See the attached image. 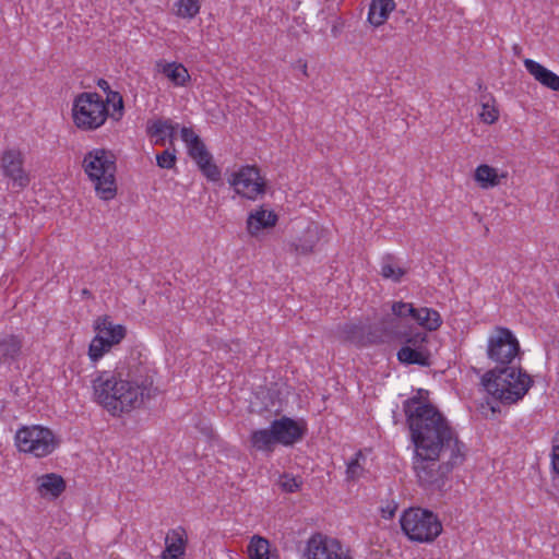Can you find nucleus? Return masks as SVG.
Instances as JSON below:
<instances>
[{"instance_id": "ea45409f", "label": "nucleus", "mask_w": 559, "mask_h": 559, "mask_svg": "<svg viewBox=\"0 0 559 559\" xmlns=\"http://www.w3.org/2000/svg\"><path fill=\"white\" fill-rule=\"evenodd\" d=\"M551 464L554 471L559 473V431L556 433L552 441Z\"/></svg>"}, {"instance_id": "20e7f679", "label": "nucleus", "mask_w": 559, "mask_h": 559, "mask_svg": "<svg viewBox=\"0 0 559 559\" xmlns=\"http://www.w3.org/2000/svg\"><path fill=\"white\" fill-rule=\"evenodd\" d=\"M82 167L93 182L96 194L105 201L117 194L116 157L105 148H94L84 155Z\"/></svg>"}, {"instance_id": "cd10ccee", "label": "nucleus", "mask_w": 559, "mask_h": 559, "mask_svg": "<svg viewBox=\"0 0 559 559\" xmlns=\"http://www.w3.org/2000/svg\"><path fill=\"white\" fill-rule=\"evenodd\" d=\"M252 447L259 451H272L273 445L278 443L272 426L270 429H260L251 433Z\"/></svg>"}, {"instance_id": "7c9ffc66", "label": "nucleus", "mask_w": 559, "mask_h": 559, "mask_svg": "<svg viewBox=\"0 0 559 559\" xmlns=\"http://www.w3.org/2000/svg\"><path fill=\"white\" fill-rule=\"evenodd\" d=\"M248 554L251 559H270L269 540L259 535H254L248 545Z\"/></svg>"}, {"instance_id": "4c0bfd02", "label": "nucleus", "mask_w": 559, "mask_h": 559, "mask_svg": "<svg viewBox=\"0 0 559 559\" xmlns=\"http://www.w3.org/2000/svg\"><path fill=\"white\" fill-rule=\"evenodd\" d=\"M176 151L165 150L160 154L156 155V163L160 168L171 169L176 165Z\"/></svg>"}, {"instance_id": "9b49d317", "label": "nucleus", "mask_w": 559, "mask_h": 559, "mask_svg": "<svg viewBox=\"0 0 559 559\" xmlns=\"http://www.w3.org/2000/svg\"><path fill=\"white\" fill-rule=\"evenodd\" d=\"M181 139L188 147L189 156L197 163L202 174L211 181L221 179V170L213 163L212 155L207 151L205 144L192 128H181Z\"/></svg>"}, {"instance_id": "f8f14e48", "label": "nucleus", "mask_w": 559, "mask_h": 559, "mask_svg": "<svg viewBox=\"0 0 559 559\" xmlns=\"http://www.w3.org/2000/svg\"><path fill=\"white\" fill-rule=\"evenodd\" d=\"M307 559H352L342 544L322 534L312 535L306 549Z\"/></svg>"}, {"instance_id": "72a5a7b5", "label": "nucleus", "mask_w": 559, "mask_h": 559, "mask_svg": "<svg viewBox=\"0 0 559 559\" xmlns=\"http://www.w3.org/2000/svg\"><path fill=\"white\" fill-rule=\"evenodd\" d=\"M105 104L112 106L111 118L119 120L123 115V99L119 92L109 91Z\"/></svg>"}, {"instance_id": "4be33fe9", "label": "nucleus", "mask_w": 559, "mask_h": 559, "mask_svg": "<svg viewBox=\"0 0 559 559\" xmlns=\"http://www.w3.org/2000/svg\"><path fill=\"white\" fill-rule=\"evenodd\" d=\"M157 72L164 74L173 84L183 86L190 79L188 70L181 63L158 60L155 63Z\"/></svg>"}, {"instance_id": "37998d69", "label": "nucleus", "mask_w": 559, "mask_h": 559, "mask_svg": "<svg viewBox=\"0 0 559 559\" xmlns=\"http://www.w3.org/2000/svg\"><path fill=\"white\" fill-rule=\"evenodd\" d=\"M56 559H73V558H72L71 554L63 551V552L58 554L56 556Z\"/></svg>"}, {"instance_id": "6e6552de", "label": "nucleus", "mask_w": 559, "mask_h": 559, "mask_svg": "<svg viewBox=\"0 0 559 559\" xmlns=\"http://www.w3.org/2000/svg\"><path fill=\"white\" fill-rule=\"evenodd\" d=\"M521 353L520 343L513 332L504 326H495L488 336L486 354L497 365H510Z\"/></svg>"}, {"instance_id": "5701e85b", "label": "nucleus", "mask_w": 559, "mask_h": 559, "mask_svg": "<svg viewBox=\"0 0 559 559\" xmlns=\"http://www.w3.org/2000/svg\"><path fill=\"white\" fill-rule=\"evenodd\" d=\"M508 177L507 173H498L497 168H493L487 164L479 165L474 173V180L481 189H490L499 186L502 179Z\"/></svg>"}, {"instance_id": "0eeeda50", "label": "nucleus", "mask_w": 559, "mask_h": 559, "mask_svg": "<svg viewBox=\"0 0 559 559\" xmlns=\"http://www.w3.org/2000/svg\"><path fill=\"white\" fill-rule=\"evenodd\" d=\"M17 450L35 457H45L58 447L53 432L44 426L33 425L21 427L14 436Z\"/></svg>"}, {"instance_id": "bb28decb", "label": "nucleus", "mask_w": 559, "mask_h": 559, "mask_svg": "<svg viewBox=\"0 0 559 559\" xmlns=\"http://www.w3.org/2000/svg\"><path fill=\"white\" fill-rule=\"evenodd\" d=\"M397 359L402 364L429 366V353L426 349L413 348L412 346H403L397 352Z\"/></svg>"}, {"instance_id": "de8ad7c7", "label": "nucleus", "mask_w": 559, "mask_h": 559, "mask_svg": "<svg viewBox=\"0 0 559 559\" xmlns=\"http://www.w3.org/2000/svg\"><path fill=\"white\" fill-rule=\"evenodd\" d=\"M83 294H84V295H87V294H90V293H88V290H87V289H84V290H83Z\"/></svg>"}, {"instance_id": "e433bc0d", "label": "nucleus", "mask_w": 559, "mask_h": 559, "mask_svg": "<svg viewBox=\"0 0 559 559\" xmlns=\"http://www.w3.org/2000/svg\"><path fill=\"white\" fill-rule=\"evenodd\" d=\"M391 316L405 320L406 317H413L415 308L412 304L404 301H395L391 306Z\"/></svg>"}, {"instance_id": "a878e982", "label": "nucleus", "mask_w": 559, "mask_h": 559, "mask_svg": "<svg viewBox=\"0 0 559 559\" xmlns=\"http://www.w3.org/2000/svg\"><path fill=\"white\" fill-rule=\"evenodd\" d=\"M147 133L151 136H156V144H164L166 138L169 139L170 144H174L176 127L169 120L157 119L147 127Z\"/></svg>"}, {"instance_id": "6ab92c4d", "label": "nucleus", "mask_w": 559, "mask_h": 559, "mask_svg": "<svg viewBox=\"0 0 559 559\" xmlns=\"http://www.w3.org/2000/svg\"><path fill=\"white\" fill-rule=\"evenodd\" d=\"M524 66L537 82L551 91L559 92V75L532 59H525Z\"/></svg>"}, {"instance_id": "2f4dec72", "label": "nucleus", "mask_w": 559, "mask_h": 559, "mask_svg": "<svg viewBox=\"0 0 559 559\" xmlns=\"http://www.w3.org/2000/svg\"><path fill=\"white\" fill-rule=\"evenodd\" d=\"M427 333L419 331L417 328L409 326L406 330V335L401 337L397 342L404 343V346H412L413 348H424V344L427 342Z\"/></svg>"}, {"instance_id": "7ed1b4c3", "label": "nucleus", "mask_w": 559, "mask_h": 559, "mask_svg": "<svg viewBox=\"0 0 559 559\" xmlns=\"http://www.w3.org/2000/svg\"><path fill=\"white\" fill-rule=\"evenodd\" d=\"M484 389L504 404L523 399L533 384L531 376L521 368H495L481 377Z\"/></svg>"}, {"instance_id": "412c9836", "label": "nucleus", "mask_w": 559, "mask_h": 559, "mask_svg": "<svg viewBox=\"0 0 559 559\" xmlns=\"http://www.w3.org/2000/svg\"><path fill=\"white\" fill-rule=\"evenodd\" d=\"M166 548L162 555L163 559H181L185 555L186 532L179 527L170 531L165 539Z\"/></svg>"}, {"instance_id": "c03bdc74", "label": "nucleus", "mask_w": 559, "mask_h": 559, "mask_svg": "<svg viewBox=\"0 0 559 559\" xmlns=\"http://www.w3.org/2000/svg\"><path fill=\"white\" fill-rule=\"evenodd\" d=\"M477 85H478V90H479V91H481L483 88H485V87H484V84H483L481 82H478V83H477Z\"/></svg>"}, {"instance_id": "1a4fd4ad", "label": "nucleus", "mask_w": 559, "mask_h": 559, "mask_svg": "<svg viewBox=\"0 0 559 559\" xmlns=\"http://www.w3.org/2000/svg\"><path fill=\"white\" fill-rule=\"evenodd\" d=\"M234 191L250 201H257L266 191V181L255 165H242L227 178Z\"/></svg>"}, {"instance_id": "aec40b11", "label": "nucleus", "mask_w": 559, "mask_h": 559, "mask_svg": "<svg viewBox=\"0 0 559 559\" xmlns=\"http://www.w3.org/2000/svg\"><path fill=\"white\" fill-rule=\"evenodd\" d=\"M37 490L41 497L56 499L66 490V481L56 473L45 474L37 478Z\"/></svg>"}, {"instance_id": "c9c22d12", "label": "nucleus", "mask_w": 559, "mask_h": 559, "mask_svg": "<svg viewBox=\"0 0 559 559\" xmlns=\"http://www.w3.org/2000/svg\"><path fill=\"white\" fill-rule=\"evenodd\" d=\"M361 457H362V453H361V451H358L355 454V457L347 463V467H346L347 480H356L362 475L364 467L359 463V460Z\"/></svg>"}, {"instance_id": "393cba45", "label": "nucleus", "mask_w": 559, "mask_h": 559, "mask_svg": "<svg viewBox=\"0 0 559 559\" xmlns=\"http://www.w3.org/2000/svg\"><path fill=\"white\" fill-rule=\"evenodd\" d=\"M412 318L418 323V325L427 331H436L442 324L440 313L431 308H415V312Z\"/></svg>"}, {"instance_id": "f03ea898", "label": "nucleus", "mask_w": 559, "mask_h": 559, "mask_svg": "<svg viewBox=\"0 0 559 559\" xmlns=\"http://www.w3.org/2000/svg\"><path fill=\"white\" fill-rule=\"evenodd\" d=\"M94 401L112 416L140 408L145 400L156 395L153 381L130 379L122 370H103L92 381Z\"/></svg>"}, {"instance_id": "2eb2a0df", "label": "nucleus", "mask_w": 559, "mask_h": 559, "mask_svg": "<svg viewBox=\"0 0 559 559\" xmlns=\"http://www.w3.org/2000/svg\"><path fill=\"white\" fill-rule=\"evenodd\" d=\"M271 426L274 430L277 442L284 445H292L296 443L305 433V429L297 421L288 417L275 419Z\"/></svg>"}, {"instance_id": "ddd939ff", "label": "nucleus", "mask_w": 559, "mask_h": 559, "mask_svg": "<svg viewBox=\"0 0 559 559\" xmlns=\"http://www.w3.org/2000/svg\"><path fill=\"white\" fill-rule=\"evenodd\" d=\"M24 158L21 151L5 150L0 158L3 175L12 181L14 188L24 189L29 183V177L23 167Z\"/></svg>"}, {"instance_id": "dca6fc26", "label": "nucleus", "mask_w": 559, "mask_h": 559, "mask_svg": "<svg viewBox=\"0 0 559 559\" xmlns=\"http://www.w3.org/2000/svg\"><path fill=\"white\" fill-rule=\"evenodd\" d=\"M22 335L10 332L0 333V365H12L22 355Z\"/></svg>"}, {"instance_id": "f3484780", "label": "nucleus", "mask_w": 559, "mask_h": 559, "mask_svg": "<svg viewBox=\"0 0 559 559\" xmlns=\"http://www.w3.org/2000/svg\"><path fill=\"white\" fill-rule=\"evenodd\" d=\"M277 219L278 217L274 211H266L263 206H260L248 215L247 230L251 236H257L262 229L274 227Z\"/></svg>"}, {"instance_id": "a211bd4d", "label": "nucleus", "mask_w": 559, "mask_h": 559, "mask_svg": "<svg viewBox=\"0 0 559 559\" xmlns=\"http://www.w3.org/2000/svg\"><path fill=\"white\" fill-rule=\"evenodd\" d=\"M373 332V326H369L368 331L360 324L345 323L337 329V336L346 342L357 345L374 344L369 338Z\"/></svg>"}, {"instance_id": "423d86ee", "label": "nucleus", "mask_w": 559, "mask_h": 559, "mask_svg": "<svg viewBox=\"0 0 559 559\" xmlns=\"http://www.w3.org/2000/svg\"><path fill=\"white\" fill-rule=\"evenodd\" d=\"M109 116L105 100L97 94L84 92L73 102L72 117L76 128L92 131L103 126Z\"/></svg>"}, {"instance_id": "b1692460", "label": "nucleus", "mask_w": 559, "mask_h": 559, "mask_svg": "<svg viewBox=\"0 0 559 559\" xmlns=\"http://www.w3.org/2000/svg\"><path fill=\"white\" fill-rule=\"evenodd\" d=\"M394 8V0H372L369 5L368 22L374 26L383 24Z\"/></svg>"}, {"instance_id": "f257e3e1", "label": "nucleus", "mask_w": 559, "mask_h": 559, "mask_svg": "<svg viewBox=\"0 0 559 559\" xmlns=\"http://www.w3.org/2000/svg\"><path fill=\"white\" fill-rule=\"evenodd\" d=\"M404 412L415 447L413 468L418 484L432 492L447 491L453 469L465 461L464 443L444 416L419 397L406 400Z\"/></svg>"}, {"instance_id": "58836bf2", "label": "nucleus", "mask_w": 559, "mask_h": 559, "mask_svg": "<svg viewBox=\"0 0 559 559\" xmlns=\"http://www.w3.org/2000/svg\"><path fill=\"white\" fill-rule=\"evenodd\" d=\"M280 488L285 492H295L299 489L301 481L294 476L283 475L278 479Z\"/></svg>"}, {"instance_id": "c85d7f7f", "label": "nucleus", "mask_w": 559, "mask_h": 559, "mask_svg": "<svg viewBox=\"0 0 559 559\" xmlns=\"http://www.w3.org/2000/svg\"><path fill=\"white\" fill-rule=\"evenodd\" d=\"M318 241L314 230L307 229L305 237L290 243V251L297 255H308L313 252V248Z\"/></svg>"}, {"instance_id": "a19ab883", "label": "nucleus", "mask_w": 559, "mask_h": 559, "mask_svg": "<svg viewBox=\"0 0 559 559\" xmlns=\"http://www.w3.org/2000/svg\"><path fill=\"white\" fill-rule=\"evenodd\" d=\"M97 86L100 90H103L107 95H108L109 91H111L109 83L106 80H104V79H99L97 81Z\"/></svg>"}, {"instance_id": "f704fd0d", "label": "nucleus", "mask_w": 559, "mask_h": 559, "mask_svg": "<svg viewBox=\"0 0 559 559\" xmlns=\"http://www.w3.org/2000/svg\"><path fill=\"white\" fill-rule=\"evenodd\" d=\"M199 10V0H179L177 4V15L180 17H193Z\"/></svg>"}, {"instance_id": "79ce46f5", "label": "nucleus", "mask_w": 559, "mask_h": 559, "mask_svg": "<svg viewBox=\"0 0 559 559\" xmlns=\"http://www.w3.org/2000/svg\"><path fill=\"white\" fill-rule=\"evenodd\" d=\"M298 68L300 69V71L302 72V74L305 76H308V67H307V62L306 61H302V60H298Z\"/></svg>"}, {"instance_id": "49530a36", "label": "nucleus", "mask_w": 559, "mask_h": 559, "mask_svg": "<svg viewBox=\"0 0 559 559\" xmlns=\"http://www.w3.org/2000/svg\"><path fill=\"white\" fill-rule=\"evenodd\" d=\"M386 513H389V518H392V516H393V514H394V510H391V511H390V510H386Z\"/></svg>"}, {"instance_id": "39448f33", "label": "nucleus", "mask_w": 559, "mask_h": 559, "mask_svg": "<svg viewBox=\"0 0 559 559\" xmlns=\"http://www.w3.org/2000/svg\"><path fill=\"white\" fill-rule=\"evenodd\" d=\"M403 533L414 542L431 543L442 532V524L438 516L426 509L409 508L400 519Z\"/></svg>"}, {"instance_id": "c756f323", "label": "nucleus", "mask_w": 559, "mask_h": 559, "mask_svg": "<svg viewBox=\"0 0 559 559\" xmlns=\"http://www.w3.org/2000/svg\"><path fill=\"white\" fill-rule=\"evenodd\" d=\"M481 111L479 114V118L483 122L487 124L495 123L499 118V111L495 106V98L490 95H481Z\"/></svg>"}, {"instance_id": "a18cd8bd", "label": "nucleus", "mask_w": 559, "mask_h": 559, "mask_svg": "<svg viewBox=\"0 0 559 559\" xmlns=\"http://www.w3.org/2000/svg\"><path fill=\"white\" fill-rule=\"evenodd\" d=\"M386 513H389V518H392V516H393V514H394V510H391V511H390V510H386Z\"/></svg>"}, {"instance_id": "473e14b6", "label": "nucleus", "mask_w": 559, "mask_h": 559, "mask_svg": "<svg viewBox=\"0 0 559 559\" xmlns=\"http://www.w3.org/2000/svg\"><path fill=\"white\" fill-rule=\"evenodd\" d=\"M390 260H391L390 255H388L384 259V261L381 265L380 274L385 280H391L395 283H399L402 280V277L406 274V271L402 267L393 265L390 262Z\"/></svg>"}, {"instance_id": "9d476101", "label": "nucleus", "mask_w": 559, "mask_h": 559, "mask_svg": "<svg viewBox=\"0 0 559 559\" xmlns=\"http://www.w3.org/2000/svg\"><path fill=\"white\" fill-rule=\"evenodd\" d=\"M94 330L96 335L88 346V357L95 362L124 338L126 328L121 324H112L109 317L104 316L97 318Z\"/></svg>"}, {"instance_id": "4468645a", "label": "nucleus", "mask_w": 559, "mask_h": 559, "mask_svg": "<svg viewBox=\"0 0 559 559\" xmlns=\"http://www.w3.org/2000/svg\"><path fill=\"white\" fill-rule=\"evenodd\" d=\"M405 320L385 316L378 325L373 326V332L369 337L373 343L397 342L401 337L406 335V330L409 328Z\"/></svg>"}]
</instances>
